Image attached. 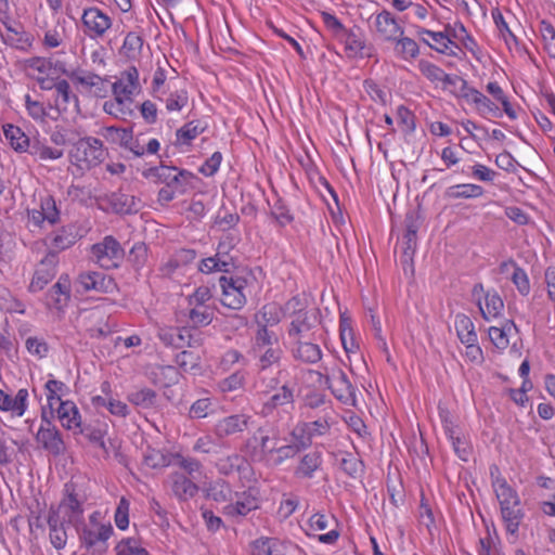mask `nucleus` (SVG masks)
Listing matches in <instances>:
<instances>
[{"label": "nucleus", "mask_w": 555, "mask_h": 555, "mask_svg": "<svg viewBox=\"0 0 555 555\" xmlns=\"http://www.w3.org/2000/svg\"><path fill=\"white\" fill-rule=\"evenodd\" d=\"M491 476L493 478L492 487L500 505L502 520L505 525L506 532L513 538V542H515L520 522L525 516L520 499L505 479L495 477L493 470H491Z\"/></svg>", "instance_id": "nucleus-1"}, {"label": "nucleus", "mask_w": 555, "mask_h": 555, "mask_svg": "<svg viewBox=\"0 0 555 555\" xmlns=\"http://www.w3.org/2000/svg\"><path fill=\"white\" fill-rule=\"evenodd\" d=\"M113 526L100 511L91 513L88 521L78 530L83 547L93 554L102 555L108 548V539L113 534Z\"/></svg>", "instance_id": "nucleus-2"}, {"label": "nucleus", "mask_w": 555, "mask_h": 555, "mask_svg": "<svg viewBox=\"0 0 555 555\" xmlns=\"http://www.w3.org/2000/svg\"><path fill=\"white\" fill-rule=\"evenodd\" d=\"M85 496L78 494L70 483L64 487L63 498L56 506H51L48 515L67 525L77 527L85 513Z\"/></svg>", "instance_id": "nucleus-3"}, {"label": "nucleus", "mask_w": 555, "mask_h": 555, "mask_svg": "<svg viewBox=\"0 0 555 555\" xmlns=\"http://www.w3.org/2000/svg\"><path fill=\"white\" fill-rule=\"evenodd\" d=\"M279 441L280 434L278 430L259 427L245 441L243 452L254 462L269 463Z\"/></svg>", "instance_id": "nucleus-4"}, {"label": "nucleus", "mask_w": 555, "mask_h": 555, "mask_svg": "<svg viewBox=\"0 0 555 555\" xmlns=\"http://www.w3.org/2000/svg\"><path fill=\"white\" fill-rule=\"evenodd\" d=\"M254 356L258 359V367L264 371L270 366L278 364L283 356V350L279 345V338L274 332L267 328H258L253 346Z\"/></svg>", "instance_id": "nucleus-5"}, {"label": "nucleus", "mask_w": 555, "mask_h": 555, "mask_svg": "<svg viewBox=\"0 0 555 555\" xmlns=\"http://www.w3.org/2000/svg\"><path fill=\"white\" fill-rule=\"evenodd\" d=\"M106 156L102 142L95 138H83L76 142L69 153L70 162L81 170H87L101 164Z\"/></svg>", "instance_id": "nucleus-6"}, {"label": "nucleus", "mask_w": 555, "mask_h": 555, "mask_svg": "<svg viewBox=\"0 0 555 555\" xmlns=\"http://www.w3.org/2000/svg\"><path fill=\"white\" fill-rule=\"evenodd\" d=\"M320 378H324V383L339 402L356 406V388L339 366L324 367V373H320Z\"/></svg>", "instance_id": "nucleus-7"}, {"label": "nucleus", "mask_w": 555, "mask_h": 555, "mask_svg": "<svg viewBox=\"0 0 555 555\" xmlns=\"http://www.w3.org/2000/svg\"><path fill=\"white\" fill-rule=\"evenodd\" d=\"M417 68L435 88H440L452 94H459L464 88L465 82L462 78L457 75L447 74L438 65L427 60H420Z\"/></svg>", "instance_id": "nucleus-8"}, {"label": "nucleus", "mask_w": 555, "mask_h": 555, "mask_svg": "<svg viewBox=\"0 0 555 555\" xmlns=\"http://www.w3.org/2000/svg\"><path fill=\"white\" fill-rule=\"evenodd\" d=\"M336 424V413L331 406L323 410V414L312 422L298 424L294 430L298 435L300 444L309 448L313 439L326 436L331 433L332 427Z\"/></svg>", "instance_id": "nucleus-9"}, {"label": "nucleus", "mask_w": 555, "mask_h": 555, "mask_svg": "<svg viewBox=\"0 0 555 555\" xmlns=\"http://www.w3.org/2000/svg\"><path fill=\"white\" fill-rule=\"evenodd\" d=\"M488 115L494 118H517V106L498 82H488Z\"/></svg>", "instance_id": "nucleus-10"}, {"label": "nucleus", "mask_w": 555, "mask_h": 555, "mask_svg": "<svg viewBox=\"0 0 555 555\" xmlns=\"http://www.w3.org/2000/svg\"><path fill=\"white\" fill-rule=\"evenodd\" d=\"M3 25L1 39L4 44L21 52H28L34 44V36L28 33L25 27L18 22L9 16L0 20Z\"/></svg>", "instance_id": "nucleus-11"}, {"label": "nucleus", "mask_w": 555, "mask_h": 555, "mask_svg": "<svg viewBox=\"0 0 555 555\" xmlns=\"http://www.w3.org/2000/svg\"><path fill=\"white\" fill-rule=\"evenodd\" d=\"M81 23L85 35L92 40L104 38L113 26L112 17L98 7L83 9Z\"/></svg>", "instance_id": "nucleus-12"}, {"label": "nucleus", "mask_w": 555, "mask_h": 555, "mask_svg": "<svg viewBox=\"0 0 555 555\" xmlns=\"http://www.w3.org/2000/svg\"><path fill=\"white\" fill-rule=\"evenodd\" d=\"M222 289L221 302L231 309H241L246 304L247 280L243 276H221L219 280Z\"/></svg>", "instance_id": "nucleus-13"}, {"label": "nucleus", "mask_w": 555, "mask_h": 555, "mask_svg": "<svg viewBox=\"0 0 555 555\" xmlns=\"http://www.w3.org/2000/svg\"><path fill=\"white\" fill-rule=\"evenodd\" d=\"M93 260L102 268H116L124 258V249L113 236H105L91 249Z\"/></svg>", "instance_id": "nucleus-14"}, {"label": "nucleus", "mask_w": 555, "mask_h": 555, "mask_svg": "<svg viewBox=\"0 0 555 555\" xmlns=\"http://www.w3.org/2000/svg\"><path fill=\"white\" fill-rule=\"evenodd\" d=\"M155 177L166 186L185 193L191 186L193 175L186 170H179L176 167L160 166L155 169Z\"/></svg>", "instance_id": "nucleus-15"}, {"label": "nucleus", "mask_w": 555, "mask_h": 555, "mask_svg": "<svg viewBox=\"0 0 555 555\" xmlns=\"http://www.w3.org/2000/svg\"><path fill=\"white\" fill-rule=\"evenodd\" d=\"M41 420L42 423H47V426L40 425L36 434V441L50 453L61 454L65 450V444L60 430L47 420L44 411H42Z\"/></svg>", "instance_id": "nucleus-16"}, {"label": "nucleus", "mask_w": 555, "mask_h": 555, "mask_svg": "<svg viewBox=\"0 0 555 555\" xmlns=\"http://www.w3.org/2000/svg\"><path fill=\"white\" fill-rule=\"evenodd\" d=\"M59 218L56 203L50 195L41 196L38 204L28 210V219L36 227H41L44 222L52 225Z\"/></svg>", "instance_id": "nucleus-17"}, {"label": "nucleus", "mask_w": 555, "mask_h": 555, "mask_svg": "<svg viewBox=\"0 0 555 555\" xmlns=\"http://www.w3.org/2000/svg\"><path fill=\"white\" fill-rule=\"evenodd\" d=\"M199 480L188 477L184 473L172 472L167 479V485L179 501H188L198 492Z\"/></svg>", "instance_id": "nucleus-18"}, {"label": "nucleus", "mask_w": 555, "mask_h": 555, "mask_svg": "<svg viewBox=\"0 0 555 555\" xmlns=\"http://www.w3.org/2000/svg\"><path fill=\"white\" fill-rule=\"evenodd\" d=\"M140 89L139 72L134 66L128 67L121 72L119 77L112 85L113 95L127 98L128 100H133L140 92Z\"/></svg>", "instance_id": "nucleus-19"}, {"label": "nucleus", "mask_w": 555, "mask_h": 555, "mask_svg": "<svg viewBox=\"0 0 555 555\" xmlns=\"http://www.w3.org/2000/svg\"><path fill=\"white\" fill-rule=\"evenodd\" d=\"M52 412H55L56 417L64 429L72 431L74 435L82 433V417L75 402L65 400L54 408Z\"/></svg>", "instance_id": "nucleus-20"}, {"label": "nucleus", "mask_w": 555, "mask_h": 555, "mask_svg": "<svg viewBox=\"0 0 555 555\" xmlns=\"http://www.w3.org/2000/svg\"><path fill=\"white\" fill-rule=\"evenodd\" d=\"M57 256L54 253H49L38 263L33 280L29 284L30 292H39L52 281L56 274Z\"/></svg>", "instance_id": "nucleus-21"}, {"label": "nucleus", "mask_w": 555, "mask_h": 555, "mask_svg": "<svg viewBox=\"0 0 555 555\" xmlns=\"http://www.w3.org/2000/svg\"><path fill=\"white\" fill-rule=\"evenodd\" d=\"M257 508L258 500L250 492L244 491L242 493H234L233 500L224 504L221 512L227 517L237 518L246 516Z\"/></svg>", "instance_id": "nucleus-22"}, {"label": "nucleus", "mask_w": 555, "mask_h": 555, "mask_svg": "<svg viewBox=\"0 0 555 555\" xmlns=\"http://www.w3.org/2000/svg\"><path fill=\"white\" fill-rule=\"evenodd\" d=\"M372 26L386 41L397 40L404 31L391 13L386 10L372 16Z\"/></svg>", "instance_id": "nucleus-23"}, {"label": "nucleus", "mask_w": 555, "mask_h": 555, "mask_svg": "<svg viewBox=\"0 0 555 555\" xmlns=\"http://www.w3.org/2000/svg\"><path fill=\"white\" fill-rule=\"evenodd\" d=\"M29 405V392L21 388L14 396L0 389V411L10 413L12 416L22 417Z\"/></svg>", "instance_id": "nucleus-24"}, {"label": "nucleus", "mask_w": 555, "mask_h": 555, "mask_svg": "<svg viewBox=\"0 0 555 555\" xmlns=\"http://www.w3.org/2000/svg\"><path fill=\"white\" fill-rule=\"evenodd\" d=\"M418 35L424 36L423 40L427 43L431 49H435L439 53L449 54V55H457V52L461 51L457 42H454L450 37V30L448 33L443 31H433L428 29H421Z\"/></svg>", "instance_id": "nucleus-25"}, {"label": "nucleus", "mask_w": 555, "mask_h": 555, "mask_svg": "<svg viewBox=\"0 0 555 555\" xmlns=\"http://www.w3.org/2000/svg\"><path fill=\"white\" fill-rule=\"evenodd\" d=\"M251 422V416L246 413L233 414L223 417L215 425V434L218 438H225L245 431Z\"/></svg>", "instance_id": "nucleus-26"}, {"label": "nucleus", "mask_w": 555, "mask_h": 555, "mask_svg": "<svg viewBox=\"0 0 555 555\" xmlns=\"http://www.w3.org/2000/svg\"><path fill=\"white\" fill-rule=\"evenodd\" d=\"M51 109H55L59 114L69 111L70 107L78 112V99L72 92L69 82L65 79H60L54 83V98Z\"/></svg>", "instance_id": "nucleus-27"}, {"label": "nucleus", "mask_w": 555, "mask_h": 555, "mask_svg": "<svg viewBox=\"0 0 555 555\" xmlns=\"http://www.w3.org/2000/svg\"><path fill=\"white\" fill-rule=\"evenodd\" d=\"M294 408L293 390L283 385L278 392L270 396L263 403L260 410V415L263 417L272 416L275 410L283 409L285 412Z\"/></svg>", "instance_id": "nucleus-28"}, {"label": "nucleus", "mask_w": 555, "mask_h": 555, "mask_svg": "<svg viewBox=\"0 0 555 555\" xmlns=\"http://www.w3.org/2000/svg\"><path fill=\"white\" fill-rule=\"evenodd\" d=\"M73 82L93 96H104L107 92L106 81L99 75L88 72H75L70 75Z\"/></svg>", "instance_id": "nucleus-29"}, {"label": "nucleus", "mask_w": 555, "mask_h": 555, "mask_svg": "<svg viewBox=\"0 0 555 555\" xmlns=\"http://www.w3.org/2000/svg\"><path fill=\"white\" fill-rule=\"evenodd\" d=\"M79 287L85 291H95L100 293H108L115 288L112 278L106 276L102 272H83L78 278Z\"/></svg>", "instance_id": "nucleus-30"}, {"label": "nucleus", "mask_w": 555, "mask_h": 555, "mask_svg": "<svg viewBox=\"0 0 555 555\" xmlns=\"http://www.w3.org/2000/svg\"><path fill=\"white\" fill-rule=\"evenodd\" d=\"M291 437L292 441L289 443L282 446L276 444L275 450L269 461L271 465L279 466L286 460L293 459L301 450L307 449V447H302L300 444L301 438L298 437L294 429L291 431Z\"/></svg>", "instance_id": "nucleus-31"}, {"label": "nucleus", "mask_w": 555, "mask_h": 555, "mask_svg": "<svg viewBox=\"0 0 555 555\" xmlns=\"http://www.w3.org/2000/svg\"><path fill=\"white\" fill-rule=\"evenodd\" d=\"M103 111L115 118L126 120L133 115L134 101L113 95V99L104 102Z\"/></svg>", "instance_id": "nucleus-32"}, {"label": "nucleus", "mask_w": 555, "mask_h": 555, "mask_svg": "<svg viewBox=\"0 0 555 555\" xmlns=\"http://www.w3.org/2000/svg\"><path fill=\"white\" fill-rule=\"evenodd\" d=\"M285 542L269 537H260L251 543V555H285Z\"/></svg>", "instance_id": "nucleus-33"}, {"label": "nucleus", "mask_w": 555, "mask_h": 555, "mask_svg": "<svg viewBox=\"0 0 555 555\" xmlns=\"http://www.w3.org/2000/svg\"><path fill=\"white\" fill-rule=\"evenodd\" d=\"M156 99L165 104L166 111L168 113H178L182 111L189 103V95L186 90L177 89L170 85H168L167 95H162V98Z\"/></svg>", "instance_id": "nucleus-34"}, {"label": "nucleus", "mask_w": 555, "mask_h": 555, "mask_svg": "<svg viewBox=\"0 0 555 555\" xmlns=\"http://www.w3.org/2000/svg\"><path fill=\"white\" fill-rule=\"evenodd\" d=\"M68 387L61 380L52 376L44 384V396L48 408L53 411L54 408L64 402L63 398L67 396Z\"/></svg>", "instance_id": "nucleus-35"}, {"label": "nucleus", "mask_w": 555, "mask_h": 555, "mask_svg": "<svg viewBox=\"0 0 555 555\" xmlns=\"http://www.w3.org/2000/svg\"><path fill=\"white\" fill-rule=\"evenodd\" d=\"M344 46L348 56L356 57L362 54L365 42L359 28L346 29L338 39Z\"/></svg>", "instance_id": "nucleus-36"}, {"label": "nucleus", "mask_w": 555, "mask_h": 555, "mask_svg": "<svg viewBox=\"0 0 555 555\" xmlns=\"http://www.w3.org/2000/svg\"><path fill=\"white\" fill-rule=\"evenodd\" d=\"M455 330L463 344L468 346L472 350L479 351V347L475 346L477 334L474 331V324L469 318L464 314H457L455 317Z\"/></svg>", "instance_id": "nucleus-37"}, {"label": "nucleus", "mask_w": 555, "mask_h": 555, "mask_svg": "<svg viewBox=\"0 0 555 555\" xmlns=\"http://www.w3.org/2000/svg\"><path fill=\"white\" fill-rule=\"evenodd\" d=\"M514 333L515 326L509 321H506L500 326L491 325L488 328V337L499 350H504L508 347L511 337Z\"/></svg>", "instance_id": "nucleus-38"}, {"label": "nucleus", "mask_w": 555, "mask_h": 555, "mask_svg": "<svg viewBox=\"0 0 555 555\" xmlns=\"http://www.w3.org/2000/svg\"><path fill=\"white\" fill-rule=\"evenodd\" d=\"M491 16L493 24L495 26V31L498 36L505 41V43L511 47L512 44L516 43V37L509 29V23L507 21V17H512V14L509 12H506V14H503V12L500 9H492Z\"/></svg>", "instance_id": "nucleus-39"}, {"label": "nucleus", "mask_w": 555, "mask_h": 555, "mask_svg": "<svg viewBox=\"0 0 555 555\" xmlns=\"http://www.w3.org/2000/svg\"><path fill=\"white\" fill-rule=\"evenodd\" d=\"M2 129L7 141L13 150L22 153L29 149V138L20 127L12 124H5Z\"/></svg>", "instance_id": "nucleus-40"}, {"label": "nucleus", "mask_w": 555, "mask_h": 555, "mask_svg": "<svg viewBox=\"0 0 555 555\" xmlns=\"http://www.w3.org/2000/svg\"><path fill=\"white\" fill-rule=\"evenodd\" d=\"M66 38V23L59 21L54 26L44 29L41 42L46 49H55L62 47Z\"/></svg>", "instance_id": "nucleus-41"}, {"label": "nucleus", "mask_w": 555, "mask_h": 555, "mask_svg": "<svg viewBox=\"0 0 555 555\" xmlns=\"http://www.w3.org/2000/svg\"><path fill=\"white\" fill-rule=\"evenodd\" d=\"M501 270L503 272L512 270V281L522 296H527L530 293V282L527 273L518 268L513 260L504 261L501 264Z\"/></svg>", "instance_id": "nucleus-42"}, {"label": "nucleus", "mask_w": 555, "mask_h": 555, "mask_svg": "<svg viewBox=\"0 0 555 555\" xmlns=\"http://www.w3.org/2000/svg\"><path fill=\"white\" fill-rule=\"evenodd\" d=\"M321 464V453L319 451L309 452L301 457L295 470V475L302 478H311Z\"/></svg>", "instance_id": "nucleus-43"}, {"label": "nucleus", "mask_w": 555, "mask_h": 555, "mask_svg": "<svg viewBox=\"0 0 555 555\" xmlns=\"http://www.w3.org/2000/svg\"><path fill=\"white\" fill-rule=\"evenodd\" d=\"M283 317L281 307L276 304H268L257 313L256 321L259 328H267L268 326L276 325Z\"/></svg>", "instance_id": "nucleus-44"}, {"label": "nucleus", "mask_w": 555, "mask_h": 555, "mask_svg": "<svg viewBox=\"0 0 555 555\" xmlns=\"http://www.w3.org/2000/svg\"><path fill=\"white\" fill-rule=\"evenodd\" d=\"M48 527H49V539L51 544L56 550H62L65 547L67 543V531L65 528V522L60 521L50 515H48Z\"/></svg>", "instance_id": "nucleus-45"}, {"label": "nucleus", "mask_w": 555, "mask_h": 555, "mask_svg": "<svg viewBox=\"0 0 555 555\" xmlns=\"http://www.w3.org/2000/svg\"><path fill=\"white\" fill-rule=\"evenodd\" d=\"M76 241V228L74 225H66L54 232L51 246L57 250H63L74 245Z\"/></svg>", "instance_id": "nucleus-46"}, {"label": "nucleus", "mask_w": 555, "mask_h": 555, "mask_svg": "<svg viewBox=\"0 0 555 555\" xmlns=\"http://www.w3.org/2000/svg\"><path fill=\"white\" fill-rule=\"evenodd\" d=\"M393 42L396 55L404 61L413 60L420 53L418 46L416 41L412 38L404 37L403 35H401Z\"/></svg>", "instance_id": "nucleus-47"}, {"label": "nucleus", "mask_w": 555, "mask_h": 555, "mask_svg": "<svg viewBox=\"0 0 555 555\" xmlns=\"http://www.w3.org/2000/svg\"><path fill=\"white\" fill-rule=\"evenodd\" d=\"M216 465L219 473L222 475H231L234 472H242L248 468L245 459L238 454L221 457Z\"/></svg>", "instance_id": "nucleus-48"}, {"label": "nucleus", "mask_w": 555, "mask_h": 555, "mask_svg": "<svg viewBox=\"0 0 555 555\" xmlns=\"http://www.w3.org/2000/svg\"><path fill=\"white\" fill-rule=\"evenodd\" d=\"M156 392L150 388L133 390L127 396L130 403L141 409L153 408L156 404Z\"/></svg>", "instance_id": "nucleus-49"}, {"label": "nucleus", "mask_w": 555, "mask_h": 555, "mask_svg": "<svg viewBox=\"0 0 555 555\" xmlns=\"http://www.w3.org/2000/svg\"><path fill=\"white\" fill-rule=\"evenodd\" d=\"M112 209L117 214H130L138 210V205L134 196L114 193L109 199Z\"/></svg>", "instance_id": "nucleus-50"}, {"label": "nucleus", "mask_w": 555, "mask_h": 555, "mask_svg": "<svg viewBox=\"0 0 555 555\" xmlns=\"http://www.w3.org/2000/svg\"><path fill=\"white\" fill-rule=\"evenodd\" d=\"M294 356L301 361L315 363L321 359L322 352L317 344L298 341L294 348Z\"/></svg>", "instance_id": "nucleus-51"}, {"label": "nucleus", "mask_w": 555, "mask_h": 555, "mask_svg": "<svg viewBox=\"0 0 555 555\" xmlns=\"http://www.w3.org/2000/svg\"><path fill=\"white\" fill-rule=\"evenodd\" d=\"M93 401L96 405L106 408L112 415L117 417L124 418L127 417L130 413V409L125 402L113 397L103 398L99 396L95 397Z\"/></svg>", "instance_id": "nucleus-52"}, {"label": "nucleus", "mask_w": 555, "mask_h": 555, "mask_svg": "<svg viewBox=\"0 0 555 555\" xmlns=\"http://www.w3.org/2000/svg\"><path fill=\"white\" fill-rule=\"evenodd\" d=\"M89 319L96 322L94 326L88 328L91 336L101 337L111 333V326L104 321V310L102 308L95 307L91 309L89 311Z\"/></svg>", "instance_id": "nucleus-53"}, {"label": "nucleus", "mask_w": 555, "mask_h": 555, "mask_svg": "<svg viewBox=\"0 0 555 555\" xmlns=\"http://www.w3.org/2000/svg\"><path fill=\"white\" fill-rule=\"evenodd\" d=\"M116 555H150L142 543L135 538H125L115 546Z\"/></svg>", "instance_id": "nucleus-54"}, {"label": "nucleus", "mask_w": 555, "mask_h": 555, "mask_svg": "<svg viewBox=\"0 0 555 555\" xmlns=\"http://www.w3.org/2000/svg\"><path fill=\"white\" fill-rule=\"evenodd\" d=\"M448 196L451 198H474L481 196L483 189L477 184H456L452 185L447 191Z\"/></svg>", "instance_id": "nucleus-55"}, {"label": "nucleus", "mask_w": 555, "mask_h": 555, "mask_svg": "<svg viewBox=\"0 0 555 555\" xmlns=\"http://www.w3.org/2000/svg\"><path fill=\"white\" fill-rule=\"evenodd\" d=\"M29 153L40 160H55L63 156V150L51 147L41 142H35L29 146Z\"/></svg>", "instance_id": "nucleus-56"}, {"label": "nucleus", "mask_w": 555, "mask_h": 555, "mask_svg": "<svg viewBox=\"0 0 555 555\" xmlns=\"http://www.w3.org/2000/svg\"><path fill=\"white\" fill-rule=\"evenodd\" d=\"M168 85L172 86V81H168L166 70L163 67H157L153 74L151 83L152 95L155 99L162 98V95H167Z\"/></svg>", "instance_id": "nucleus-57"}, {"label": "nucleus", "mask_w": 555, "mask_h": 555, "mask_svg": "<svg viewBox=\"0 0 555 555\" xmlns=\"http://www.w3.org/2000/svg\"><path fill=\"white\" fill-rule=\"evenodd\" d=\"M444 429L448 438L450 439L455 453L459 455V457L463 461H467L469 449L467 444L461 439L460 433L451 426V424L447 423L444 424Z\"/></svg>", "instance_id": "nucleus-58"}, {"label": "nucleus", "mask_w": 555, "mask_h": 555, "mask_svg": "<svg viewBox=\"0 0 555 555\" xmlns=\"http://www.w3.org/2000/svg\"><path fill=\"white\" fill-rule=\"evenodd\" d=\"M189 317L194 326H205L212 321L214 310L209 306H192Z\"/></svg>", "instance_id": "nucleus-59"}, {"label": "nucleus", "mask_w": 555, "mask_h": 555, "mask_svg": "<svg viewBox=\"0 0 555 555\" xmlns=\"http://www.w3.org/2000/svg\"><path fill=\"white\" fill-rule=\"evenodd\" d=\"M177 465L180 473H184L188 477L199 480L203 477V468L198 461L191 457L178 456Z\"/></svg>", "instance_id": "nucleus-60"}, {"label": "nucleus", "mask_w": 555, "mask_h": 555, "mask_svg": "<svg viewBox=\"0 0 555 555\" xmlns=\"http://www.w3.org/2000/svg\"><path fill=\"white\" fill-rule=\"evenodd\" d=\"M233 492L225 481H217L209 489L207 495L219 503L228 504L233 500Z\"/></svg>", "instance_id": "nucleus-61"}, {"label": "nucleus", "mask_w": 555, "mask_h": 555, "mask_svg": "<svg viewBox=\"0 0 555 555\" xmlns=\"http://www.w3.org/2000/svg\"><path fill=\"white\" fill-rule=\"evenodd\" d=\"M204 131L198 121H190L177 131V140L181 144H189Z\"/></svg>", "instance_id": "nucleus-62"}, {"label": "nucleus", "mask_w": 555, "mask_h": 555, "mask_svg": "<svg viewBox=\"0 0 555 555\" xmlns=\"http://www.w3.org/2000/svg\"><path fill=\"white\" fill-rule=\"evenodd\" d=\"M198 269L201 272L209 274L212 272H228L231 268L228 266V262L221 260L215 254V256L203 259Z\"/></svg>", "instance_id": "nucleus-63"}, {"label": "nucleus", "mask_w": 555, "mask_h": 555, "mask_svg": "<svg viewBox=\"0 0 555 555\" xmlns=\"http://www.w3.org/2000/svg\"><path fill=\"white\" fill-rule=\"evenodd\" d=\"M129 509L130 502L122 496L119 500L114 515L115 525L120 530H126L129 527Z\"/></svg>", "instance_id": "nucleus-64"}]
</instances>
